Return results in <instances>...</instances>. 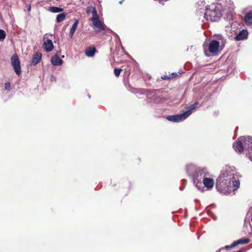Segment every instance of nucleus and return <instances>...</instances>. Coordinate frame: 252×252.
<instances>
[{
    "mask_svg": "<svg viewBox=\"0 0 252 252\" xmlns=\"http://www.w3.org/2000/svg\"><path fill=\"white\" fill-rule=\"evenodd\" d=\"M217 184L224 189L227 188L237 189L240 187L239 174L234 166H226L217 179Z\"/></svg>",
    "mask_w": 252,
    "mask_h": 252,
    "instance_id": "f257e3e1",
    "label": "nucleus"
},
{
    "mask_svg": "<svg viewBox=\"0 0 252 252\" xmlns=\"http://www.w3.org/2000/svg\"><path fill=\"white\" fill-rule=\"evenodd\" d=\"M186 171L188 176L191 177L194 185L199 189L201 190L204 187L202 182L204 177L209 175V172L206 168L198 167L190 163L186 165Z\"/></svg>",
    "mask_w": 252,
    "mask_h": 252,
    "instance_id": "f03ea898",
    "label": "nucleus"
},
{
    "mask_svg": "<svg viewBox=\"0 0 252 252\" xmlns=\"http://www.w3.org/2000/svg\"><path fill=\"white\" fill-rule=\"evenodd\" d=\"M222 6L219 3H212L206 8L204 17L211 22L218 21L221 17Z\"/></svg>",
    "mask_w": 252,
    "mask_h": 252,
    "instance_id": "7ed1b4c3",
    "label": "nucleus"
},
{
    "mask_svg": "<svg viewBox=\"0 0 252 252\" xmlns=\"http://www.w3.org/2000/svg\"><path fill=\"white\" fill-rule=\"evenodd\" d=\"M198 104L199 103L196 101L194 103L186 107V111H183L182 113L168 116L166 119L168 121L174 123L182 122L188 118L192 114L193 111L197 108Z\"/></svg>",
    "mask_w": 252,
    "mask_h": 252,
    "instance_id": "20e7f679",
    "label": "nucleus"
},
{
    "mask_svg": "<svg viewBox=\"0 0 252 252\" xmlns=\"http://www.w3.org/2000/svg\"><path fill=\"white\" fill-rule=\"evenodd\" d=\"M233 146L234 150L236 152L241 153L245 150L247 154V153L249 152V150L250 149L252 146V137H240L233 144Z\"/></svg>",
    "mask_w": 252,
    "mask_h": 252,
    "instance_id": "39448f33",
    "label": "nucleus"
},
{
    "mask_svg": "<svg viewBox=\"0 0 252 252\" xmlns=\"http://www.w3.org/2000/svg\"><path fill=\"white\" fill-rule=\"evenodd\" d=\"M203 48L206 56L209 57L210 55L207 54L208 51L213 55H216L219 50L220 49V47L218 45L217 40H213L208 45L204 44L203 45Z\"/></svg>",
    "mask_w": 252,
    "mask_h": 252,
    "instance_id": "423d86ee",
    "label": "nucleus"
},
{
    "mask_svg": "<svg viewBox=\"0 0 252 252\" xmlns=\"http://www.w3.org/2000/svg\"><path fill=\"white\" fill-rule=\"evenodd\" d=\"M11 62L13 69L18 75H19L21 73V68L20 65V61L19 59L18 55L14 54L11 57Z\"/></svg>",
    "mask_w": 252,
    "mask_h": 252,
    "instance_id": "0eeeda50",
    "label": "nucleus"
},
{
    "mask_svg": "<svg viewBox=\"0 0 252 252\" xmlns=\"http://www.w3.org/2000/svg\"><path fill=\"white\" fill-rule=\"evenodd\" d=\"M250 242V239L248 238H242L236 241H234L232 244L230 245L225 246L224 248H220L219 250L216 252H220L221 250L223 249L229 250L230 248H233L239 244H246Z\"/></svg>",
    "mask_w": 252,
    "mask_h": 252,
    "instance_id": "6e6552de",
    "label": "nucleus"
},
{
    "mask_svg": "<svg viewBox=\"0 0 252 252\" xmlns=\"http://www.w3.org/2000/svg\"><path fill=\"white\" fill-rule=\"evenodd\" d=\"M202 182L204 187L206 188L208 190L212 189L214 186V180L212 178H208L207 176L204 177Z\"/></svg>",
    "mask_w": 252,
    "mask_h": 252,
    "instance_id": "1a4fd4ad",
    "label": "nucleus"
},
{
    "mask_svg": "<svg viewBox=\"0 0 252 252\" xmlns=\"http://www.w3.org/2000/svg\"><path fill=\"white\" fill-rule=\"evenodd\" d=\"M42 56V54L39 52H36V53L34 54L31 59V64L34 66L37 64L41 60Z\"/></svg>",
    "mask_w": 252,
    "mask_h": 252,
    "instance_id": "9d476101",
    "label": "nucleus"
},
{
    "mask_svg": "<svg viewBox=\"0 0 252 252\" xmlns=\"http://www.w3.org/2000/svg\"><path fill=\"white\" fill-rule=\"evenodd\" d=\"M93 28L97 29V31H104L106 29V26L103 25L100 20H97L93 22Z\"/></svg>",
    "mask_w": 252,
    "mask_h": 252,
    "instance_id": "9b49d317",
    "label": "nucleus"
},
{
    "mask_svg": "<svg viewBox=\"0 0 252 252\" xmlns=\"http://www.w3.org/2000/svg\"><path fill=\"white\" fill-rule=\"evenodd\" d=\"M248 32L247 30H243L239 32V33L235 37V39L237 41L242 40L247 38Z\"/></svg>",
    "mask_w": 252,
    "mask_h": 252,
    "instance_id": "f8f14e48",
    "label": "nucleus"
},
{
    "mask_svg": "<svg viewBox=\"0 0 252 252\" xmlns=\"http://www.w3.org/2000/svg\"><path fill=\"white\" fill-rule=\"evenodd\" d=\"M43 46L44 49L47 52L51 51L54 48V45L51 39H49L44 41Z\"/></svg>",
    "mask_w": 252,
    "mask_h": 252,
    "instance_id": "ddd939ff",
    "label": "nucleus"
},
{
    "mask_svg": "<svg viewBox=\"0 0 252 252\" xmlns=\"http://www.w3.org/2000/svg\"><path fill=\"white\" fill-rule=\"evenodd\" d=\"M51 62L53 65L57 66L62 65L63 61L59 58L58 55H55L51 58Z\"/></svg>",
    "mask_w": 252,
    "mask_h": 252,
    "instance_id": "4468645a",
    "label": "nucleus"
},
{
    "mask_svg": "<svg viewBox=\"0 0 252 252\" xmlns=\"http://www.w3.org/2000/svg\"><path fill=\"white\" fill-rule=\"evenodd\" d=\"M217 42L220 47V50H221L225 46L226 43V39L221 35H218L217 37Z\"/></svg>",
    "mask_w": 252,
    "mask_h": 252,
    "instance_id": "2eb2a0df",
    "label": "nucleus"
},
{
    "mask_svg": "<svg viewBox=\"0 0 252 252\" xmlns=\"http://www.w3.org/2000/svg\"><path fill=\"white\" fill-rule=\"evenodd\" d=\"M96 51V50L95 47H90L86 49L85 53L87 56L92 57L94 55Z\"/></svg>",
    "mask_w": 252,
    "mask_h": 252,
    "instance_id": "dca6fc26",
    "label": "nucleus"
},
{
    "mask_svg": "<svg viewBox=\"0 0 252 252\" xmlns=\"http://www.w3.org/2000/svg\"><path fill=\"white\" fill-rule=\"evenodd\" d=\"M245 21L247 25L252 24V11H250L245 15Z\"/></svg>",
    "mask_w": 252,
    "mask_h": 252,
    "instance_id": "f3484780",
    "label": "nucleus"
},
{
    "mask_svg": "<svg viewBox=\"0 0 252 252\" xmlns=\"http://www.w3.org/2000/svg\"><path fill=\"white\" fill-rule=\"evenodd\" d=\"M78 24L79 22L77 20H76L72 26L69 32V36L70 38L73 37Z\"/></svg>",
    "mask_w": 252,
    "mask_h": 252,
    "instance_id": "a211bd4d",
    "label": "nucleus"
},
{
    "mask_svg": "<svg viewBox=\"0 0 252 252\" xmlns=\"http://www.w3.org/2000/svg\"><path fill=\"white\" fill-rule=\"evenodd\" d=\"M92 17L91 18V21L92 22L94 21H95L97 20H99V17L97 13L96 9L95 7H93L92 9Z\"/></svg>",
    "mask_w": 252,
    "mask_h": 252,
    "instance_id": "6ab92c4d",
    "label": "nucleus"
},
{
    "mask_svg": "<svg viewBox=\"0 0 252 252\" xmlns=\"http://www.w3.org/2000/svg\"><path fill=\"white\" fill-rule=\"evenodd\" d=\"M63 10L62 8L56 6H51L49 7V11L53 13H59Z\"/></svg>",
    "mask_w": 252,
    "mask_h": 252,
    "instance_id": "aec40b11",
    "label": "nucleus"
},
{
    "mask_svg": "<svg viewBox=\"0 0 252 252\" xmlns=\"http://www.w3.org/2000/svg\"><path fill=\"white\" fill-rule=\"evenodd\" d=\"M66 14L64 13H61L59 14L56 17V21L58 23H60L62 22L66 17Z\"/></svg>",
    "mask_w": 252,
    "mask_h": 252,
    "instance_id": "412c9836",
    "label": "nucleus"
},
{
    "mask_svg": "<svg viewBox=\"0 0 252 252\" xmlns=\"http://www.w3.org/2000/svg\"><path fill=\"white\" fill-rule=\"evenodd\" d=\"M225 6L227 7L230 10H233L234 7L233 1H232L231 0H227L226 1Z\"/></svg>",
    "mask_w": 252,
    "mask_h": 252,
    "instance_id": "4be33fe9",
    "label": "nucleus"
},
{
    "mask_svg": "<svg viewBox=\"0 0 252 252\" xmlns=\"http://www.w3.org/2000/svg\"><path fill=\"white\" fill-rule=\"evenodd\" d=\"M6 37V32L0 29V41H3Z\"/></svg>",
    "mask_w": 252,
    "mask_h": 252,
    "instance_id": "5701e85b",
    "label": "nucleus"
},
{
    "mask_svg": "<svg viewBox=\"0 0 252 252\" xmlns=\"http://www.w3.org/2000/svg\"><path fill=\"white\" fill-rule=\"evenodd\" d=\"M247 156L248 157L249 159L252 162V148L249 150L248 153H247Z\"/></svg>",
    "mask_w": 252,
    "mask_h": 252,
    "instance_id": "b1692460",
    "label": "nucleus"
},
{
    "mask_svg": "<svg viewBox=\"0 0 252 252\" xmlns=\"http://www.w3.org/2000/svg\"><path fill=\"white\" fill-rule=\"evenodd\" d=\"M122 71L121 69L115 68L114 74L116 77H119L121 72Z\"/></svg>",
    "mask_w": 252,
    "mask_h": 252,
    "instance_id": "393cba45",
    "label": "nucleus"
},
{
    "mask_svg": "<svg viewBox=\"0 0 252 252\" xmlns=\"http://www.w3.org/2000/svg\"><path fill=\"white\" fill-rule=\"evenodd\" d=\"M152 99L155 102H158L160 100L161 98L159 96L154 95L152 97Z\"/></svg>",
    "mask_w": 252,
    "mask_h": 252,
    "instance_id": "a878e982",
    "label": "nucleus"
},
{
    "mask_svg": "<svg viewBox=\"0 0 252 252\" xmlns=\"http://www.w3.org/2000/svg\"><path fill=\"white\" fill-rule=\"evenodd\" d=\"M4 88L6 90L10 91L11 89L10 83L7 82L5 84Z\"/></svg>",
    "mask_w": 252,
    "mask_h": 252,
    "instance_id": "bb28decb",
    "label": "nucleus"
},
{
    "mask_svg": "<svg viewBox=\"0 0 252 252\" xmlns=\"http://www.w3.org/2000/svg\"><path fill=\"white\" fill-rule=\"evenodd\" d=\"M170 78H175L178 76V74L176 72H173L169 75Z\"/></svg>",
    "mask_w": 252,
    "mask_h": 252,
    "instance_id": "cd10ccee",
    "label": "nucleus"
},
{
    "mask_svg": "<svg viewBox=\"0 0 252 252\" xmlns=\"http://www.w3.org/2000/svg\"><path fill=\"white\" fill-rule=\"evenodd\" d=\"M161 78L163 79V80H165V79H169L170 78V76H167V75H164L163 76L161 77Z\"/></svg>",
    "mask_w": 252,
    "mask_h": 252,
    "instance_id": "c85d7f7f",
    "label": "nucleus"
},
{
    "mask_svg": "<svg viewBox=\"0 0 252 252\" xmlns=\"http://www.w3.org/2000/svg\"><path fill=\"white\" fill-rule=\"evenodd\" d=\"M123 0L119 1V4H121L123 2Z\"/></svg>",
    "mask_w": 252,
    "mask_h": 252,
    "instance_id": "c756f323",
    "label": "nucleus"
},
{
    "mask_svg": "<svg viewBox=\"0 0 252 252\" xmlns=\"http://www.w3.org/2000/svg\"><path fill=\"white\" fill-rule=\"evenodd\" d=\"M213 219H214V220H217V217L216 216H215Z\"/></svg>",
    "mask_w": 252,
    "mask_h": 252,
    "instance_id": "7c9ffc66",
    "label": "nucleus"
},
{
    "mask_svg": "<svg viewBox=\"0 0 252 252\" xmlns=\"http://www.w3.org/2000/svg\"><path fill=\"white\" fill-rule=\"evenodd\" d=\"M159 2H160V3H161V4H164V3H163V2H161V1H160Z\"/></svg>",
    "mask_w": 252,
    "mask_h": 252,
    "instance_id": "2f4dec72",
    "label": "nucleus"
},
{
    "mask_svg": "<svg viewBox=\"0 0 252 252\" xmlns=\"http://www.w3.org/2000/svg\"><path fill=\"white\" fill-rule=\"evenodd\" d=\"M30 9H31V7H30L29 8V10H30Z\"/></svg>",
    "mask_w": 252,
    "mask_h": 252,
    "instance_id": "473e14b6",
    "label": "nucleus"
}]
</instances>
